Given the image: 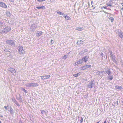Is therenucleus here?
Instances as JSON below:
<instances>
[{"instance_id":"nucleus-1","label":"nucleus","mask_w":123,"mask_h":123,"mask_svg":"<svg viewBox=\"0 0 123 123\" xmlns=\"http://www.w3.org/2000/svg\"><path fill=\"white\" fill-rule=\"evenodd\" d=\"M3 26H2L1 29L0 30V33H3L7 32L10 31L11 30V28L9 27H6L4 28Z\"/></svg>"},{"instance_id":"nucleus-2","label":"nucleus","mask_w":123,"mask_h":123,"mask_svg":"<svg viewBox=\"0 0 123 123\" xmlns=\"http://www.w3.org/2000/svg\"><path fill=\"white\" fill-rule=\"evenodd\" d=\"M39 86L38 84L37 83H29L26 85V86L29 87H37Z\"/></svg>"},{"instance_id":"nucleus-3","label":"nucleus","mask_w":123,"mask_h":123,"mask_svg":"<svg viewBox=\"0 0 123 123\" xmlns=\"http://www.w3.org/2000/svg\"><path fill=\"white\" fill-rule=\"evenodd\" d=\"M6 44L11 45L12 46H14L15 44L13 41L10 40H7L6 41Z\"/></svg>"},{"instance_id":"nucleus-4","label":"nucleus","mask_w":123,"mask_h":123,"mask_svg":"<svg viewBox=\"0 0 123 123\" xmlns=\"http://www.w3.org/2000/svg\"><path fill=\"white\" fill-rule=\"evenodd\" d=\"M117 34L118 35V36L121 38H123V32H121L120 30H118L116 31Z\"/></svg>"},{"instance_id":"nucleus-5","label":"nucleus","mask_w":123,"mask_h":123,"mask_svg":"<svg viewBox=\"0 0 123 123\" xmlns=\"http://www.w3.org/2000/svg\"><path fill=\"white\" fill-rule=\"evenodd\" d=\"M0 6L2 7L5 8H7V6L3 2L0 1Z\"/></svg>"},{"instance_id":"nucleus-6","label":"nucleus","mask_w":123,"mask_h":123,"mask_svg":"<svg viewBox=\"0 0 123 123\" xmlns=\"http://www.w3.org/2000/svg\"><path fill=\"white\" fill-rule=\"evenodd\" d=\"M19 53L21 54H23L24 52V51L23 50V48L22 46H20L19 47Z\"/></svg>"},{"instance_id":"nucleus-7","label":"nucleus","mask_w":123,"mask_h":123,"mask_svg":"<svg viewBox=\"0 0 123 123\" xmlns=\"http://www.w3.org/2000/svg\"><path fill=\"white\" fill-rule=\"evenodd\" d=\"M112 1V0H110L108 2L106 3V5H107V6H110L111 7L112 6L113 2Z\"/></svg>"},{"instance_id":"nucleus-8","label":"nucleus","mask_w":123,"mask_h":123,"mask_svg":"<svg viewBox=\"0 0 123 123\" xmlns=\"http://www.w3.org/2000/svg\"><path fill=\"white\" fill-rule=\"evenodd\" d=\"M91 65H86V66H84L83 67H82L81 68V70H84L86 69L90 68H91Z\"/></svg>"},{"instance_id":"nucleus-9","label":"nucleus","mask_w":123,"mask_h":123,"mask_svg":"<svg viewBox=\"0 0 123 123\" xmlns=\"http://www.w3.org/2000/svg\"><path fill=\"white\" fill-rule=\"evenodd\" d=\"M50 77V75H46L44 76H41V77L42 79L45 80L48 79Z\"/></svg>"},{"instance_id":"nucleus-10","label":"nucleus","mask_w":123,"mask_h":123,"mask_svg":"<svg viewBox=\"0 0 123 123\" xmlns=\"http://www.w3.org/2000/svg\"><path fill=\"white\" fill-rule=\"evenodd\" d=\"M36 25L35 24H32L31 27V29H32V31H34L36 29Z\"/></svg>"},{"instance_id":"nucleus-11","label":"nucleus","mask_w":123,"mask_h":123,"mask_svg":"<svg viewBox=\"0 0 123 123\" xmlns=\"http://www.w3.org/2000/svg\"><path fill=\"white\" fill-rule=\"evenodd\" d=\"M89 59L88 56H85L84 58H82V62H87Z\"/></svg>"},{"instance_id":"nucleus-12","label":"nucleus","mask_w":123,"mask_h":123,"mask_svg":"<svg viewBox=\"0 0 123 123\" xmlns=\"http://www.w3.org/2000/svg\"><path fill=\"white\" fill-rule=\"evenodd\" d=\"M8 50H7L6 49H5L4 50V51L6 52H7V55L8 57H9L10 58H11V54H10V53L9 51H7Z\"/></svg>"},{"instance_id":"nucleus-13","label":"nucleus","mask_w":123,"mask_h":123,"mask_svg":"<svg viewBox=\"0 0 123 123\" xmlns=\"http://www.w3.org/2000/svg\"><path fill=\"white\" fill-rule=\"evenodd\" d=\"M83 28L82 27H78L76 28L75 30L78 31H81L83 30Z\"/></svg>"},{"instance_id":"nucleus-14","label":"nucleus","mask_w":123,"mask_h":123,"mask_svg":"<svg viewBox=\"0 0 123 123\" xmlns=\"http://www.w3.org/2000/svg\"><path fill=\"white\" fill-rule=\"evenodd\" d=\"M42 32L41 31H37L36 34V36L38 37L40 36L42 34Z\"/></svg>"},{"instance_id":"nucleus-15","label":"nucleus","mask_w":123,"mask_h":123,"mask_svg":"<svg viewBox=\"0 0 123 123\" xmlns=\"http://www.w3.org/2000/svg\"><path fill=\"white\" fill-rule=\"evenodd\" d=\"M115 88L117 89H122V87L121 86H115Z\"/></svg>"},{"instance_id":"nucleus-16","label":"nucleus","mask_w":123,"mask_h":123,"mask_svg":"<svg viewBox=\"0 0 123 123\" xmlns=\"http://www.w3.org/2000/svg\"><path fill=\"white\" fill-rule=\"evenodd\" d=\"M111 59H112V60L114 61L115 60V57L114 56V55L112 54L111 55Z\"/></svg>"},{"instance_id":"nucleus-17","label":"nucleus","mask_w":123,"mask_h":123,"mask_svg":"<svg viewBox=\"0 0 123 123\" xmlns=\"http://www.w3.org/2000/svg\"><path fill=\"white\" fill-rule=\"evenodd\" d=\"M93 83H92L89 84L88 85V87L89 88H91L92 87V85Z\"/></svg>"},{"instance_id":"nucleus-18","label":"nucleus","mask_w":123,"mask_h":123,"mask_svg":"<svg viewBox=\"0 0 123 123\" xmlns=\"http://www.w3.org/2000/svg\"><path fill=\"white\" fill-rule=\"evenodd\" d=\"M70 19V17L67 16H66L65 17V20H68Z\"/></svg>"},{"instance_id":"nucleus-19","label":"nucleus","mask_w":123,"mask_h":123,"mask_svg":"<svg viewBox=\"0 0 123 123\" xmlns=\"http://www.w3.org/2000/svg\"><path fill=\"white\" fill-rule=\"evenodd\" d=\"M108 18L109 20L111 21L112 22H113L114 20V18H113L111 17H108Z\"/></svg>"},{"instance_id":"nucleus-20","label":"nucleus","mask_w":123,"mask_h":123,"mask_svg":"<svg viewBox=\"0 0 123 123\" xmlns=\"http://www.w3.org/2000/svg\"><path fill=\"white\" fill-rule=\"evenodd\" d=\"M103 72H104V71H98L97 72V74L98 75H100L101 73H102Z\"/></svg>"},{"instance_id":"nucleus-21","label":"nucleus","mask_w":123,"mask_h":123,"mask_svg":"<svg viewBox=\"0 0 123 123\" xmlns=\"http://www.w3.org/2000/svg\"><path fill=\"white\" fill-rule=\"evenodd\" d=\"M10 71H11V72L12 73H15V70L12 68H11L10 69Z\"/></svg>"},{"instance_id":"nucleus-22","label":"nucleus","mask_w":123,"mask_h":123,"mask_svg":"<svg viewBox=\"0 0 123 123\" xmlns=\"http://www.w3.org/2000/svg\"><path fill=\"white\" fill-rule=\"evenodd\" d=\"M111 73V71L109 70H108L107 71V74H108V75L110 74Z\"/></svg>"},{"instance_id":"nucleus-23","label":"nucleus","mask_w":123,"mask_h":123,"mask_svg":"<svg viewBox=\"0 0 123 123\" xmlns=\"http://www.w3.org/2000/svg\"><path fill=\"white\" fill-rule=\"evenodd\" d=\"M110 77L109 78V79L110 80H112L113 78V77L112 76H110Z\"/></svg>"},{"instance_id":"nucleus-24","label":"nucleus","mask_w":123,"mask_h":123,"mask_svg":"<svg viewBox=\"0 0 123 123\" xmlns=\"http://www.w3.org/2000/svg\"><path fill=\"white\" fill-rule=\"evenodd\" d=\"M71 54V52H70L68 54L67 56L68 57H70V54Z\"/></svg>"},{"instance_id":"nucleus-25","label":"nucleus","mask_w":123,"mask_h":123,"mask_svg":"<svg viewBox=\"0 0 123 123\" xmlns=\"http://www.w3.org/2000/svg\"><path fill=\"white\" fill-rule=\"evenodd\" d=\"M67 58V55H65L62 58L63 59H65Z\"/></svg>"},{"instance_id":"nucleus-26","label":"nucleus","mask_w":123,"mask_h":123,"mask_svg":"<svg viewBox=\"0 0 123 123\" xmlns=\"http://www.w3.org/2000/svg\"><path fill=\"white\" fill-rule=\"evenodd\" d=\"M57 13L58 14H60V15L62 14V13L61 12H57Z\"/></svg>"},{"instance_id":"nucleus-27","label":"nucleus","mask_w":123,"mask_h":123,"mask_svg":"<svg viewBox=\"0 0 123 123\" xmlns=\"http://www.w3.org/2000/svg\"><path fill=\"white\" fill-rule=\"evenodd\" d=\"M46 0H37V1H39V2H42V1H45Z\"/></svg>"},{"instance_id":"nucleus-28","label":"nucleus","mask_w":123,"mask_h":123,"mask_svg":"<svg viewBox=\"0 0 123 123\" xmlns=\"http://www.w3.org/2000/svg\"><path fill=\"white\" fill-rule=\"evenodd\" d=\"M73 76H74L75 77H77L78 76V75L77 74H73Z\"/></svg>"},{"instance_id":"nucleus-29","label":"nucleus","mask_w":123,"mask_h":123,"mask_svg":"<svg viewBox=\"0 0 123 123\" xmlns=\"http://www.w3.org/2000/svg\"><path fill=\"white\" fill-rule=\"evenodd\" d=\"M41 8H42V9H45V6H42L41 7Z\"/></svg>"},{"instance_id":"nucleus-30","label":"nucleus","mask_w":123,"mask_h":123,"mask_svg":"<svg viewBox=\"0 0 123 123\" xmlns=\"http://www.w3.org/2000/svg\"><path fill=\"white\" fill-rule=\"evenodd\" d=\"M83 121V118H82V117H81V118L80 119V123H82V122Z\"/></svg>"},{"instance_id":"nucleus-31","label":"nucleus","mask_w":123,"mask_h":123,"mask_svg":"<svg viewBox=\"0 0 123 123\" xmlns=\"http://www.w3.org/2000/svg\"><path fill=\"white\" fill-rule=\"evenodd\" d=\"M81 74V73L80 72L78 73L77 74L78 75V76L80 75Z\"/></svg>"},{"instance_id":"nucleus-32","label":"nucleus","mask_w":123,"mask_h":123,"mask_svg":"<svg viewBox=\"0 0 123 123\" xmlns=\"http://www.w3.org/2000/svg\"><path fill=\"white\" fill-rule=\"evenodd\" d=\"M104 8L105 9H106L107 8L106 7L104 6L101 9H102L103 8Z\"/></svg>"},{"instance_id":"nucleus-33","label":"nucleus","mask_w":123,"mask_h":123,"mask_svg":"<svg viewBox=\"0 0 123 123\" xmlns=\"http://www.w3.org/2000/svg\"><path fill=\"white\" fill-rule=\"evenodd\" d=\"M77 43L79 44L81 43L80 41H77Z\"/></svg>"},{"instance_id":"nucleus-34","label":"nucleus","mask_w":123,"mask_h":123,"mask_svg":"<svg viewBox=\"0 0 123 123\" xmlns=\"http://www.w3.org/2000/svg\"><path fill=\"white\" fill-rule=\"evenodd\" d=\"M9 1L12 2H13L14 1V0H9Z\"/></svg>"},{"instance_id":"nucleus-35","label":"nucleus","mask_w":123,"mask_h":123,"mask_svg":"<svg viewBox=\"0 0 123 123\" xmlns=\"http://www.w3.org/2000/svg\"><path fill=\"white\" fill-rule=\"evenodd\" d=\"M36 8H37V9H41V7H36Z\"/></svg>"},{"instance_id":"nucleus-36","label":"nucleus","mask_w":123,"mask_h":123,"mask_svg":"<svg viewBox=\"0 0 123 123\" xmlns=\"http://www.w3.org/2000/svg\"><path fill=\"white\" fill-rule=\"evenodd\" d=\"M45 111H44L42 110L41 111V112L42 114H43V112H44Z\"/></svg>"},{"instance_id":"nucleus-37","label":"nucleus","mask_w":123,"mask_h":123,"mask_svg":"<svg viewBox=\"0 0 123 123\" xmlns=\"http://www.w3.org/2000/svg\"><path fill=\"white\" fill-rule=\"evenodd\" d=\"M103 11V12H104L105 13H106V14L107 13H108V12H105V11H104V10H103V11Z\"/></svg>"},{"instance_id":"nucleus-38","label":"nucleus","mask_w":123,"mask_h":123,"mask_svg":"<svg viewBox=\"0 0 123 123\" xmlns=\"http://www.w3.org/2000/svg\"><path fill=\"white\" fill-rule=\"evenodd\" d=\"M53 40H52V39L51 40V44H53V43H54V42H53V43H52V42H53Z\"/></svg>"},{"instance_id":"nucleus-39","label":"nucleus","mask_w":123,"mask_h":123,"mask_svg":"<svg viewBox=\"0 0 123 123\" xmlns=\"http://www.w3.org/2000/svg\"><path fill=\"white\" fill-rule=\"evenodd\" d=\"M23 90L24 91L25 93H26V92H27V91L26 90H25V89H23Z\"/></svg>"},{"instance_id":"nucleus-40","label":"nucleus","mask_w":123,"mask_h":123,"mask_svg":"<svg viewBox=\"0 0 123 123\" xmlns=\"http://www.w3.org/2000/svg\"><path fill=\"white\" fill-rule=\"evenodd\" d=\"M3 24V23L2 22L0 21V25H2Z\"/></svg>"},{"instance_id":"nucleus-41","label":"nucleus","mask_w":123,"mask_h":123,"mask_svg":"<svg viewBox=\"0 0 123 123\" xmlns=\"http://www.w3.org/2000/svg\"><path fill=\"white\" fill-rule=\"evenodd\" d=\"M62 15H63V17H65L66 16L65 15V14H64L63 13H62Z\"/></svg>"},{"instance_id":"nucleus-42","label":"nucleus","mask_w":123,"mask_h":123,"mask_svg":"<svg viewBox=\"0 0 123 123\" xmlns=\"http://www.w3.org/2000/svg\"><path fill=\"white\" fill-rule=\"evenodd\" d=\"M4 108H5L6 109V110L7 109V107L6 106H4Z\"/></svg>"},{"instance_id":"nucleus-43","label":"nucleus","mask_w":123,"mask_h":123,"mask_svg":"<svg viewBox=\"0 0 123 123\" xmlns=\"http://www.w3.org/2000/svg\"><path fill=\"white\" fill-rule=\"evenodd\" d=\"M103 53H101V56H103Z\"/></svg>"},{"instance_id":"nucleus-44","label":"nucleus","mask_w":123,"mask_h":123,"mask_svg":"<svg viewBox=\"0 0 123 123\" xmlns=\"http://www.w3.org/2000/svg\"><path fill=\"white\" fill-rule=\"evenodd\" d=\"M80 41L81 43V42H82L83 41H82V40H80Z\"/></svg>"},{"instance_id":"nucleus-45","label":"nucleus","mask_w":123,"mask_h":123,"mask_svg":"<svg viewBox=\"0 0 123 123\" xmlns=\"http://www.w3.org/2000/svg\"><path fill=\"white\" fill-rule=\"evenodd\" d=\"M17 105L18 106H20V105H19V104H17Z\"/></svg>"},{"instance_id":"nucleus-46","label":"nucleus","mask_w":123,"mask_h":123,"mask_svg":"<svg viewBox=\"0 0 123 123\" xmlns=\"http://www.w3.org/2000/svg\"><path fill=\"white\" fill-rule=\"evenodd\" d=\"M100 121H99L98 122H97L96 123H99Z\"/></svg>"},{"instance_id":"nucleus-47","label":"nucleus","mask_w":123,"mask_h":123,"mask_svg":"<svg viewBox=\"0 0 123 123\" xmlns=\"http://www.w3.org/2000/svg\"><path fill=\"white\" fill-rule=\"evenodd\" d=\"M121 5H122V6H123V3H122L121 4Z\"/></svg>"},{"instance_id":"nucleus-48","label":"nucleus","mask_w":123,"mask_h":123,"mask_svg":"<svg viewBox=\"0 0 123 123\" xmlns=\"http://www.w3.org/2000/svg\"><path fill=\"white\" fill-rule=\"evenodd\" d=\"M104 123H106V121L104 122Z\"/></svg>"},{"instance_id":"nucleus-49","label":"nucleus","mask_w":123,"mask_h":123,"mask_svg":"<svg viewBox=\"0 0 123 123\" xmlns=\"http://www.w3.org/2000/svg\"><path fill=\"white\" fill-rule=\"evenodd\" d=\"M121 10H122L123 11V7L122 8Z\"/></svg>"},{"instance_id":"nucleus-50","label":"nucleus","mask_w":123,"mask_h":123,"mask_svg":"<svg viewBox=\"0 0 123 123\" xmlns=\"http://www.w3.org/2000/svg\"><path fill=\"white\" fill-rule=\"evenodd\" d=\"M92 3H93V1H91V4H92Z\"/></svg>"},{"instance_id":"nucleus-51","label":"nucleus","mask_w":123,"mask_h":123,"mask_svg":"<svg viewBox=\"0 0 123 123\" xmlns=\"http://www.w3.org/2000/svg\"><path fill=\"white\" fill-rule=\"evenodd\" d=\"M106 14H110V13H108H108H107Z\"/></svg>"},{"instance_id":"nucleus-52","label":"nucleus","mask_w":123,"mask_h":123,"mask_svg":"<svg viewBox=\"0 0 123 123\" xmlns=\"http://www.w3.org/2000/svg\"><path fill=\"white\" fill-rule=\"evenodd\" d=\"M0 123H1V121L0 120Z\"/></svg>"},{"instance_id":"nucleus-53","label":"nucleus","mask_w":123,"mask_h":123,"mask_svg":"<svg viewBox=\"0 0 123 123\" xmlns=\"http://www.w3.org/2000/svg\"><path fill=\"white\" fill-rule=\"evenodd\" d=\"M122 102L123 103V101Z\"/></svg>"},{"instance_id":"nucleus-54","label":"nucleus","mask_w":123,"mask_h":123,"mask_svg":"<svg viewBox=\"0 0 123 123\" xmlns=\"http://www.w3.org/2000/svg\"><path fill=\"white\" fill-rule=\"evenodd\" d=\"M109 10H111V9H109Z\"/></svg>"},{"instance_id":"nucleus-55","label":"nucleus","mask_w":123,"mask_h":123,"mask_svg":"<svg viewBox=\"0 0 123 123\" xmlns=\"http://www.w3.org/2000/svg\"><path fill=\"white\" fill-rule=\"evenodd\" d=\"M9 14L10 15V13H9Z\"/></svg>"}]
</instances>
